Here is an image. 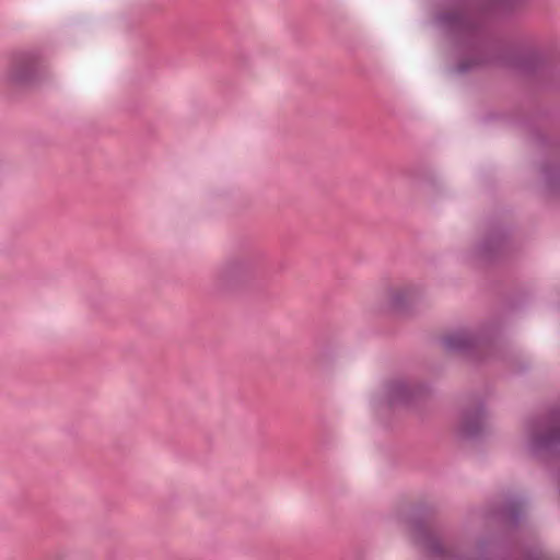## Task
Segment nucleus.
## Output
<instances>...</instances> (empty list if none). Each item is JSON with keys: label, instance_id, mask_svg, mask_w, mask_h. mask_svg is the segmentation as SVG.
<instances>
[{"label": "nucleus", "instance_id": "f257e3e1", "mask_svg": "<svg viewBox=\"0 0 560 560\" xmlns=\"http://www.w3.org/2000/svg\"><path fill=\"white\" fill-rule=\"evenodd\" d=\"M34 72V63L22 61L15 63L10 70V79L14 82H26L31 80Z\"/></svg>", "mask_w": 560, "mask_h": 560}, {"label": "nucleus", "instance_id": "f03ea898", "mask_svg": "<svg viewBox=\"0 0 560 560\" xmlns=\"http://www.w3.org/2000/svg\"><path fill=\"white\" fill-rule=\"evenodd\" d=\"M405 293L404 289L396 288L388 292V299L394 303L397 304L400 302Z\"/></svg>", "mask_w": 560, "mask_h": 560}, {"label": "nucleus", "instance_id": "7ed1b4c3", "mask_svg": "<svg viewBox=\"0 0 560 560\" xmlns=\"http://www.w3.org/2000/svg\"><path fill=\"white\" fill-rule=\"evenodd\" d=\"M555 436H556V434L552 433L550 436H548V440H552V439H555Z\"/></svg>", "mask_w": 560, "mask_h": 560}]
</instances>
